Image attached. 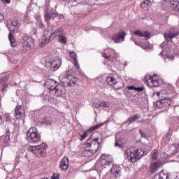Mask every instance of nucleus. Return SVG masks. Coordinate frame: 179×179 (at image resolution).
Returning <instances> with one entry per match:
<instances>
[{"instance_id":"obj_62","label":"nucleus","mask_w":179,"mask_h":179,"mask_svg":"<svg viewBox=\"0 0 179 179\" xmlns=\"http://www.w3.org/2000/svg\"><path fill=\"white\" fill-rule=\"evenodd\" d=\"M25 157H27V155H25Z\"/></svg>"},{"instance_id":"obj_36","label":"nucleus","mask_w":179,"mask_h":179,"mask_svg":"<svg viewBox=\"0 0 179 179\" xmlns=\"http://www.w3.org/2000/svg\"><path fill=\"white\" fill-rule=\"evenodd\" d=\"M159 155V152L157 150H155L151 152V157L153 159V160H156L157 159V156Z\"/></svg>"},{"instance_id":"obj_47","label":"nucleus","mask_w":179,"mask_h":179,"mask_svg":"<svg viewBox=\"0 0 179 179\" xmlns=\"http://www.w3.org/2000/svg\"><path fill=\"white\" fill-rule=\"evenodd\" d=\"M29 15H28V14H26V15L24 16V22H29Z\"/></svg>"},{"instance_id":"obj_63","label":"nucleus","mask_w":179,"mask_h":179,"mask_svg":"<svg viewBox=\"0 0 179 179\" xmlns=\"http://www.w3.org/2000/svg\"><path fill=\"white\" fill-rule=\"evenodd\" d=\"M22 153H23V150H22Z\"/></svg>"},{"instance_id":"obj_7","label":"nucleus","mask_w":179,"mask_h":179,"mask_svg":"<svg viewBox=\"0 0 179 179\" xmlns=\"http://www.w3.org/2000/svg\"><path fill=\"white\" fill-rule=\"evenodd\" d=\"M58 13L52 11V8L50 5H47L45 8V20L46 23H50V20L57 17Z\"/></svg>"},{"instance_id":"obj_38","label":"nucleus","mask_w":179,"mask_h":179,"mask_svg":"<svg viewBox=\"0 0 179 179\" xmlns=\"http://www.w3.org/2000/svg\"><path fill=\"white\" fill-rule=\"evenodd\" d=\"M101 107H104L105 108H107L110 107V103H108V101H103L101 103Z\"/></svg>"},{"instance_id":"obj_13","label":"nucleus","mask_w":179,"mask_h":179,"mask_svg":"<svg viewBox=\"0 0 179 179\" xmlns=\"http://www.w3.org/2000/svg\"><path fill=\"white\" fill-rule=\"evenodd\" d=\"M151 86L157 87L162 85V81L159 80V77L157 76H150L148 80H145Z\"/></svg>"},{"instance_id":"obj_21","label":"nucleus","mask_w":179,"mask_h":179,"mask_svg":"<svg viewBox=\"0 0 179 179\" xmlns=\"http://www.w3.org/2000/svg\"><path fill=\"white\" fill-rule=\"evenodd\" d=\"M8 40L10 43L11 47L14 48L17 45V42H16V39H15V37L13 36V30L10 29V33L8 34Z\"/></svg>"},{"instance_id":"obj_46","label":"nucleus","mask_w":179,"mask_h":179,"mask_svg":"<svg viewBox=\"0 0 179 179\" xmlns=\"http://www.w3.org/2000/svg\"><path fill=\"white\" fill-rule=\"evenodd\" d=\"M143 87H136L135 88V91L136 92H142V91H143Z\"/></svg>"},{"instance_id":"obj_42","label":"nucleus","mask_w":179,"mask_h":179,"mask_svg":"<svg viewBox=\"0 0 179 179\" xmlns=\"http://www.w3.org/2000/svg\"><path fill=\"white\" fill-rule=\"evenodd\" d=\"M73 65L75 68H76L77 69H79L80 66H79V63L78 62V59L73 60Z\"/></svg>"},{"instance_id":"obj_19","label":"nucleus","mask_w":179,"mask_h":179,"mask_svg":"<svg viewBox=\"0 0 179 179\" xmlns=\"http://www.w3.org/2000/svg\"><path fill=\"white\" fill-rule=\"evenodd\" d=\"M111 173H113V176L118 178L121 176V167L120 165H113V168L110 169Z\"/></svg>"},{"instance_id":"obj_60","label":"nucleus","mask_w":179,"mask_h":179,"mask_svg":"<svg viewBox=\"0 0 179 179\" xmlns=\"http://www.w3.org/2000/svg\"><path fill=\"white\" fill-rule=\"evenodd\" d=\"M0 120H2V116L0 115Z\"/></svg>"},{"instance_id":"obj_5","label":"nucleus","mask_w":179,"mask_h":179,"mask_svg":"<svg viewBox=\"0 0 179 179\" xmlns=\"http://www.w3.org/2000/svg\"><path fill=\"white\" fill-rule=\"evenodd\" d=\"M85 148H90L87 150H90V152H97L99 150V148H100V143H99V138H96L93 139L92 136L87 140L85 143Z\"/></svg>"},{"instance_id":"obj_33","label":"nucleus","mask_w":179,"mask_h":179,"mask_svg":"<svg viewBox=\"0 0 179 179\" xmlns=\"http://www.w3.org/2000/svg\"><path fill=\"white\" fill-rule=\"evenodd\" d=\"M43 124H45V125H51V124H52V119H51V117H46L43 119Z\"/></svg>"},{"instance_id":"obj_49","label":"nucleus","mask_w":179,"mask_h":179,"mask_svg":"<svg viewBox=\"0 0 179 179\" xmlns=\"http://www.w3.org/2000/svg\"><path fill=\"white\" fill-rule=\"evenodd\" d=\"M115 147H117V148H121V147H122L121 144H120V143H118V141H115Z\"/></svg>"},{"instance_id":"obj_30","label":"nucleus","mask_w":179,"mask_h":179,"mask_svg":"<svg viewBox=\"0 0 179 179\" xmlns=\"http://www.w3.org/2000/svg\"><path fill=\"white\" fill-rule=\"evenodd\" d=\"M105 124H106V122H103L95 126H92L88 129V132H93V131H96V129H98V128H100V127H103V125H104Z\"/></svg>"},{"instance_id":"obj_31","label":"nucleus","mask_w":179,"mask_h":179,"mask_svg":"<svg viewBox=\"0 0 179 179\" xmlns=\"http://www.w3.org/2000/svg\"><path fill=\"white\" fill-rule=\"evenodd\" d=\"M158 169H159V163L155 162L151 164V166H150L151 173H155V171H157Z\"/></svg>"},{"instance_id":"obj_6","label":"nucleus","mask_w":179,"mask_h":179,"mask_svg":"<svg viewBox=\"0 0 179 179\" xmlns=\"http://www.w3.org/2000/svg\"><path fill=\"white\" fill-rule=\"evenodd\" d=\"M106 82L109 86H113L116 90H120L124 87V83L121 81H117V79L114 76H109L106 79Z\"/></svg>"},{"instance_id":"obj_57","label":"nucleus","mask_w":179,"mask_h":179,"mask_svg":"<svg viewBox=\"0 0 179 179\" xmlns=\"http://www.w3.org/2000/svg\"><path fill=\"white\" fill-rule=\"evenodd\" d=\"M159 55H164V51H162L161 53H159Z\"/></svg>"},{"instance_id":"obj_55","label":"nucleus","mask_w":179,"mask_h":179,"mask_svg":"<svg viewBox=\"0 0 179 179\" xmlns=\"http://www.w3.org/2000/svg\"><path fill=\"white\" fill-rule=\"evenodd\" d=\"M33 82H35V83H40V82H37V81H34V80H30V81H29L30 83H33Z\"/></svg>"},{"instance_id":"obj_24","label":"nucleus","mask_w":179,"mask_h":179,"mask_svg":"<svg viewBox=\"0 0 179 179\" xmlns=\"http://www.w3.org/2000/svg\"><path fill=\"white\" fill-rule=\"evenodd\" d=\"M63 34H64V29H62V28H58L52 34H51V35L49 36V38H51V37L54 38V37H57H57H59Z\"/></svg>"},{"instance_id":"obj_1","label":"nucleus","mask_w":179,"mask_h":179,"mask_svg":"<svg viewBox=\"0 0 179 179\" xmlns=\"http://www.w3.org/2000/svg\"><path fill=\"white\" fill-rule=\"evenodd\" d=\"M144 155L143 150L135 147H131L124 150V157H127L131 163H136L138 160L142 159Z\"/></svg>"},{"instance_id":"obj_4","label":"nucleus","mask_w":179,"mask_h":179,"mask_svg":"<svg viewBox=\"0 0 179 179\" xmlns=\"http://www.w3.org/2000/svg\"><path fill=\"white\" fill-rule=\"evenodd\" d=\"M45 62L48 65L50 66V71L55 72L61 66L62 62L61 59H55L54 57L51 56H47L45 58Z\"/></svg>"},{"instance_id":"obj_34","label":"nucleus","mask_w":179,"mask_h":179,"mask_svg":"<svg viewBox=\"0 0 179 179\" xmlns=\"http://www.w3.org/2000/svg\"><path fill=\"white\" fill-rule=\"evenodd\" d=\"M150 0H145L143 3H141V7L143 8H148L150 5Z\"/></svg>"},{"instance_id":"obj_12","label":"nucleus","mask_w":179,"mask_h":179,"mask_svg":"<svg viewBox=\"0 0 179 179\" xmlns=\"http://www.w3.org/2000/svg\"><path fill=\"white\" fill-rule=\"evenodd\" d=\"M101 55L105 59H110L111 57H117V52L114 50V49L109 48L104 50L101 52Z\"/></svg>"},{"instance_id":"obj_41","label":"nucleus","mask_w":179,"mask_h":179,"mask_svg":"<svg viewBox=\"0 0 179 179\" xmlns=\"http://www.w3.org/2000/svg\"><path fill=\"white\" fill-rule=\"evenodd\" d=\"M134 103H136V104H139L141 103V97L136 96L133 99Z\"/></svg>"},{"instance_id":"obj_22","label":"nucleus","mask_w":179,"mask_h":179,"mask_svg":"<svg viewBox=\"0 0 179 179\" xmlns=\"http://www.w3.org/2000/svg\"><path fill=\"white\" fill-rule=\"evenodd\" d=\"M100 164L101 166H102V167H104V169H107V167H108V166H110V164H113V163L106 160V155H102L101 156Z\"/></svg>"},{"instance_id":"obj_17","label":"nucleus","mask_w":179,"mask_h":179,"mask_svg":"<svg viewBox=\"0 0 179 179\" xmlns=\"http://www.w3.org/2000/svg\"><path fill=\"white\" fill-rule=\"evenodd\" d=\"M59 168L61 170H63V171H65L69 169V159L68 157H64L62 161L60 162Z\"/></svg>"},{"instance_id":"obj_27","label":"nucleus","mask_w":179,"mask_h":179,"mask_svg":"<svg viewBox=\"0 0 179 179\" xmlns=\"http://www.w3.org/2000/svg\"><path fill=\"white\" fill-rule=\"evenodd\" d=\"M171 8L175 10V12H179V2L177 1H171Z\"/></svg>"},{"instance_id":"obj_59","label":"nucleus","mask_w":179,"mask_h":179,"mask_svg":"<svg viewBox=\"0 0 179 179\" xmlns=\"http://www.w3.org/2000/svg\"><path fill=\"white\" fill-rule=\"evenodd\" d=\"M55 85V84H50V86H54Z\"/></svg>"},{"instance_id":"obj_52","label":"nucleus","mask_w":179,"mask_h":179,"mask_svg":"<svg viewBox=\"0 0 179 179\" xmlns=\"http://www.w3.org/2000/svg\"><path fill=\"white\" fill-rule=\"evenodd\" d=\"M1 2H6V3H10V0H1Z\"/></svg>"},{"instance_id":"obj_29","label":"nucleus","mask_w":179,"mask_h":179,"mask_svg":"<svg viewBox=\"0 0 179 179\" xmlns=\"http://www.w3.org/2000/svg\"><path fill=\"white\" fill-rule=\"evenodd\" d=\"M50 38H47V37L43 36L39 43L40 47H45V45H47V44L50 43Z\"/></svg>"},{"instance_id":"obj_44","label":"nucleus","mask_w":179,"mask_h":179,"mask_svg":"<svg viewBox=\"0 0 179 179\" xmlns=\"http://www.w3.org/2000/svg\"><path fill=\"white\" fill-rule=\"evenodd\" d=\"M51 178L52 179H59V173H53Z\"/></svg>"},{"instance_id":"obj_32","label":"nucleus","mask_w":179,"mask_h":179,"mask_svg":"<svg viewBox=\"0 0 179 179\" xmlns=\"http://www.w3.org/2000/svg\"><path fill=\"white\" fill-rule=\"evenodd\" d=\"M58 41L60 42L61 44H66V37H65L64 34L58 37Z\"/></svg>"},{"instance_id":"obj_3","label":"nucleus","mask_w":179,"mask_h":179,"mask_svg":"<svg viewBox=\"0 0 179 179\" xmlns=\"http://www.w3.org/2000/svg\"><path fill=\"white\" fill-rule=\"evenodd\" d=\"M27 139L29 143H38L41 141V136L36 127H31L27 132Z\"/></svg>"},{"instance_id":"obj_28","label":"nucleus","mask_w":179,"mask_h":179,"mask_svg":"<svg viewBox=\"0 0 179 179\" xmlns=\"http://www.w3.org/2000/svg\"><path fill=\"white\" fill-rule=\"evenodd\" d=\"M10 141V130L9 128L6 129V136L4 138V143L8 145Z\"/></svg>"},{"instance_id":"obj_43","label":"nucleus","mask_w":179,"mask_h":179,"mask_svg":"<svg viewBox=\"0 0 179 179\" xmlns=\"http://www.w3.org/2000/svg\"><path fill=\"white\" fill-rule=\"evenodd\" d=\"M139 134L141 138H144L145 139H146V134H145V132H143V131H142V129H139Z\"/></svg>"},{"instance_id":"obj_8","label":"nucleus","mask_w":179,"mask_h":179,"mask_svg":"<svg viewBox=\"0 0 179 179\" xmlns=\"http://www.w3.org/2000/svg\"><path fill=\"white\" fill-rule=\"evenodd\" d=\"M26 112L22 105H17L15 108V117L16 120H22L24 117Z\"/></svg>"},{"instance_id":"obj_26","label":"nucleus","mask_w":179,"mask_h":179,"mask_svg":"<svg viewBox=\"0 0 179 179\" xmlns=\"http://www.w3.org/2000/svg\"><path fill=\"white\" fill-rule=\"evenodd\" d=\"M6 80H8L7 77H3L0 79V85L3 86V88L1 89L2 92H5V90H6V87H8V83H6Z\"/></svg>"},{"instance_id":"obj_23","label":"nucleus","mask_w":179,"mask_h":179,"mask_svg":"<svg viewBox=\"0 0 179 179\" xmlns=\"http://www.w3.org/2000/svg\"><path fill=\"white\" fill-rule=\"evenodd\" d=\"M141 115V114H135L128 117L127 120L125 122L127 124H132V122H135V121H138L140 120Z\"/></svg>"},{"instance_id":"obj_18","label":"nucleus","mask_w":179,"mask_h":179,"mask_svg":"<svg viewBox=\"0 0 179 179\" xmlns=\"http://www.w3.org/2000/svg\"><path fill=\"white\" fill-rule=\"evenodd\" d=\"M10 23V27H9V24H7L8 29L10 31L13 30V33H15L20 27V23L17 20L11 21Z\"/></svg>"},{"instance_id":"obj_16","label":"nucleus","mask_w":179,"mask_h":179,"mask_svg":"<svg viewBox=\"0 0 179 179\" xmlns=\"http://www.w3.org/2000/svg\"><path fill=\"white\" fill-rule=\"evenodd\" d=\"M125 36H127V33L118 32L113 36V40L115 43H120V41H124Z\"/></svg>"},{"instance_id":"obj_58","label":"nucleus","mask_w":179,"mask_h":179,"mask_svg":"<svg viewBox=\"0 0 179 179\" xmlns=\"http://www.w3.org/2000/svg\"><path fill=\"white\" fill-rule=\"evenodd\" d=\"M178 149H179V145L176 148L177 152H178Z\"/></svg>"},{"instance_id":"obj_11","label":"nucleus","mask_w":179,"mask_h":179,"mask_svg":"<svg viewBox=\"0 0 179 179\" xmlns=\"http://www.w3.org/2000/svg\"><path fill=\"white\" fill-rule=\"evenodd\" d=\"M171 104V100L169 97H165L157 101V107L158 108H164L169 107Z\"/></svg>"},{"instance_id":"obj_10","label":"nucleus","mask_w":179,"mask_h":179,"mask_svg":"<svg viewBox=\"0 0 179 179\" xmlns=\"http://www.w3.org/2000/svg\"><path fill=\"white\" fill-rule=\"evenodd\" d=\"M179 34V29L178 28H172L171 29L169 33H166L164 34V38H166V41H171L174 37H177Z\"/></svg>"},{"instance_id":"obj_51","label":"nucleus","mask_w":179,"mask_h":179,"mask_svg":"<svg viewBox=\"0 0 179 179\" xmlns=\"http://www.w3.org/2000/svg\"><path fill=\"white\" fill-rule=\"evenodd\" d=\"M129 90H135L136 87L134 86H129L128 87Z\"/></svg>"},{"instance_id":"obj_45","label":"nucleus","mask_w":179,"mask_h":179,"mask_svg":"<svg viewBox=\"0 0 179 179\" xmlns=\"http://www.w3.org/2000/svg\"><path fill=\"white\" fill-rule=\"evenodd\" d=\"M93 107L94 108H100V107H101V103H93Z\"/></svg>"},{"instance_id":"obj_14","label":"nucleus","mask_w":179,"mask_h":179,"mask_svg":"<svg viewBox=\"0 0 179 179\" xmlns=\"http://www.w3.org/2000/svg\"><path fill=\"white\" fill-rule=\"evenodd\" d=\"M63 83H67L68 86H75L78 83V78L71 75H67L63 78Z\"/></svg>"},{"instance_id":"obj_50","label":"nucleus","mask_w":179,"mask_h":179,"mask_svg":"<svg viewBox=\"0 0 179 179\" xmlns=\"http://www.w3.org/2000/svg\"><path fill=\"white\" fill-rule=\"evenodd\" d=\"M39 27H40L41 29H43V28L44 27V24H43L42 22H39Z\"/></svg>"},{"instance_id":"obj_48","label":"nucleus","mask_w":179,"mask_h":179,"mask_svg":"<svg viewBox=\"0 0 179 179\" xmlns=\"http://www.w3.org/2000/svg\"><path fill=\"white\" fill-rule=\"evenodd\" d=\"M3 20H5V16H3L2 14H0V22H3Z\"/></svg>"},{"instance_id":"obj_15","label":"nucleus","mask_w":179,"mask_h":179,"mask_svg":"<svg viewBox=\"0 0 179 179\" xmlns=\"http://www.w3.org/2000/svg\"><path fill=\"white\" fill-rule=\"evenodd\" d=\"M45 85H46V86H49L50 90H55L56 92H58V90H59V89H58V83L52 79L46 80Z\"/></svg>"},{"instance_id":"obj_20","label":"nucleus","mask_w":179,"mask_h":179,"mask_svg":"<svg viewBox=\"0 0 179 179\" xmlns=\"http://www.w3.org/2000/svg\"><path fill=\"white\" fill-rule=\"evenodd\" d=\"M134 36H138V37H145L146 38H149L150 37V33L148 31H141V30H136L134 33Z\"/></svg>"},{"instance_id":"obj_35","label":"nucleus","mask_w":179,"mask_h":179,"mask_svg":"<svg viewBox=\"0 0 179 179\" xmlns=\"http://www.w3.org/2000/svg\"><path fill=\"white\" fill-rule=\"evenodd\" d=\"M90 132L89 130L83 131V134L80 136V138H79L80 142L83 141V139H86L87 138V133Z\"/></svg>"},{"instance_id":"obj_9","label":"nucleus","mask_w":179,"mask_h":179,"mask_svg":"<svg viewBox=\"0 0 179 179\" xmlns=\"http://www.w3.org/2000/svg\"><path fill=\"white\" fill-rule=\"evenodd\" d=\"M31 47V38L24 36L21 43V48L22 51H29Z\"/></svg>"},{"instance_id":"obj_37","label":"nucleus","mask_w":179,"mask_h":179,"mask_svg":"<svg viewBox=\"0 0 179 179\" xmlns=\"http://www.w3.org/2000/svg\"><path fill=\"white\" fill-rule=\"evenodd\" d=\"M164 61L165 62H169V61H174V56L166 55Z\"/></svg>"},{"instance_id":"obj_25","label":"nucleus","mask_w":179,"mask_h":179,"mask_svg":"<svg viewBox=\"0 0 179 179\" xmlns=\"http://www.w3.org/2000/svg\"><path fill=\"white\" fill-rule=\"evenodd\" d=\"M152 179H169V174L161 171L160 173L155 174Z\"/></svg>"},{"instance_id":"obj_54","label":"nucleus","mask_w":179,"mask_h":179,"mask_svg":"<svg viewBox=\"0 0 179 179\" xmlns=\"http://www.w3.org/2000/svg\"><path fill=\"white\" fill-rule=\"evenodd\" d=\"M155 94H157V96L159 97L160 96V92H155Z\"/></svg>"},{"instance_id":"obj_2","label":"nucleus","mask_w":179,"mask_h":179,"mask_svg":"<svg viewBox=\"0 0 179 179\" xmlns=\"http://www.w3.org/2000/svg\"><path fill=\"white\" fill-rule=\"evenodd\" d=\"M29 152H31L37 157H45L47 156V144L42 143L39 145L30 146L28 148Z\"/></svg>"},{"instance_id":"obj_40","label":"nucleus","mask_w":179,"mask_h":179,"mask_svg":"<svg viewBox=\"0 0 179 179\" xmlns=\"http://www.w3.org/2000/svg\"><path fill=\"white\" fill-rule=\"evenodd\" d=\"M70 57L71 58L73 59V61H75L76 59H78V55H76V52L72 51V52H70Z\"/></svg>"},{"instance_id":"obj_39","label":"nucleus","mask_w":179,"mask_h":179,"mask_svg":"<svg viewBox=\"0 0 179 179\" xmlns=\"http://www.w3.org/2000/svg\"><path fill=\"white\" fill-rule=\"evenodd\" d=\"M4 117L7 122H10L12 121V117H10V115H9V113L5 114Z\"/></svg>"},{"instance_id":"obj_61","label":"nucleus","mask_w":179,"mask_h":179,"mask_svg":"<svg viewBox=\"0 0 179 179\" xmlns=\"http://www.w3.org/2000/svg\"><path fill=\"white\" fill-rule=\"evenodd\" d=\"M124 65L127 66V63H124Z\"/></svg>"},{"instance_id":"obj_56","label":"nucleus","mask_w":179,"mask_h":179,"mask_svg":"<svg viewBox=\"0 0 179 179\" xmlns=\"http://www.w3.org/2000/svg\"><path fill=\"white\" fill-rule=\"evenodd\" d=\"M131 40H132V41H134L135 43V44H138V43H136V41H135V39H133L132 38H131Z\"/></svg>"},{"instance_id":"obj_53","label":"nucleus","mask_w":179,"mask_h":179,"mask_svg":"<svg viewBox=\"0 0 179 179\" xmlns=\"http://www.w3.org/2000/svg\"><path fill=\"white\" fill-rule=\"evenodd\" d=\"M36 29H33V30H32V34H36Z\"/></svg>"}]
</instances>
